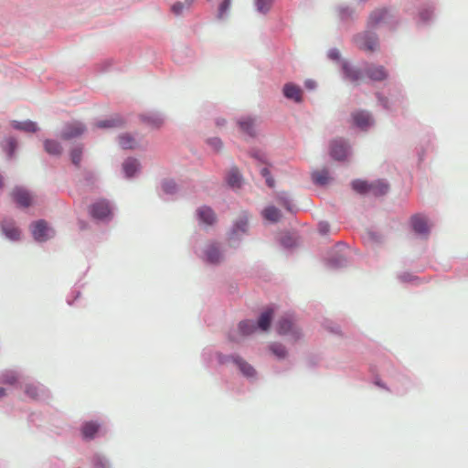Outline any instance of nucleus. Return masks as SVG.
Wrapping results in <instances>:
<instances>
[{
	"label": "nucleus",
	"mask_w": 468,
	"mask_h": 468,
	"mask_svg": "<svg viewBox=\"0 0 468 468\" xmlns=\"http://www.w3.org/2000/svg\"><path fill=\"white\" fill-rule=\"evenodd\" d=\"M343 69L346 78L351 81H357L363 77L359 70L351 69L348 63H345Z\"/></svg>",
	"instance_id": "nucleus-33"
},
{
	"label": "nucleus",
	"mask_w": 468,
	"mask_h": 468,
	"mask_svg": "<svg viewBox=\"0 0 468 468\" xmlns=\"http://www.w3.org/2000/svg\"><path fill=\"white\" fill-rule=\"evenodd\" d=\"M348 154V146L343 140H335L331 144V155L336 160H343Z\"/></svg>",
	"instance_id": "nucleus-9"
},
{
	"label": "nucleus",
	"mask_w": 468,
	"mask_h": 468,
	"mask_svg": "<svg viewBox=\"0 0 468 468\" xmlns=\"http://www.w3.org/2000/svg\"><path fill=\"white\" fill-rule=\"evenodd\" d=\"M352 119L354 121L355 125L361 129H367L372 123V120L369 113L364 111L355 112L352 114Z\"/></svg>",
	"instance_id": "nucleus-12"
},
{
	"label": "nucleus",
	"mask_w": 468,
	"mask_h": 468,
	"mask_svg": "<svg viewBox=\"0 0 468 468\" xmlns=\"http://www.w3.org/2000/svg\"><path fill=\"white\" fill-rule=\"evenodd\" d=\"M354 45L367 53H373L378 47L379 38L376 30L366 29L353 37Z\"/></svg>",
	"instance_id": "nucleus-2"
},
{
	"label": "nucleus",
	"mask_w": 468,
	"mask_h": 468,
	"mask_svg": "<svg viewBox=\"0 0 468 468\" xmlns=\"http://www.w3.org/2000/svg\"><path fill=\"white\" fill-rule=\"evenodd\" d=\"M95 465L100 468H106V463H104L100 458L96 461Z\"/></svg>",
	"instance_id": "nucleus-52"
},
{
	"label": "nucleus",
	"mask_w": 468,
	"mask_h": 468,
	"mask_svg": "<svg viewBox=\"0 0 468 468\" xmlns=\"http://www.w3.org/2000/svg\"><path fill=\"white\" fill-rule=\"evenodd\" d=\"M261 176L265 178L266 184L269 187H273L275 185L274 179L271 176L270 170L267 167L261 169Z\"/></svg>",
	"instance_id": "nucleus-41"
},
{
	"label": "nucleus",
	"mask_w": 468,
	"mask_h": 468,
	"mask_svg": "<svg viewBox=\"0 0 468 468\" xmlns=\"http://www.w3.org/2000/svg\"><path fill=\"white\" fill-rule=\"evenodd\" d=\"M276 331L280 335L287 336L289 341L293 343L302 337V331L291 315H284L278 320Z\"/></svg>",
	"instance_id": "nucleus-3"
},
{
	"label": "nucleus",
	"mask_w": 468,
	"mask_h": 468,
	"mask_svg": "<svg viewBox=\"0 0 468 468\" xmlns=\"http://www.w3.org/2000/svg\"><path fill=\"white\" fill-rule=\"evenodd\" d=\"M200 222L206 225H212L216 221V215L214 211L208 207H201L197 211Z\"/></svg>",
	"instance_id": "nucleus-13"
},
{
	"label": "nucleus",
	"mask_w": 468,
	"mask_h": 468,
	"mask_svg": "<svg viewBox=\"0 0 468 468\" xmlns=\"http://www.w3.org/2000/svg\"><path fill=\"white\" fill-rule=\"evenodd\" d=\"M367 75L373 80H383L387 78V72L382 67L368 69Z\"/></svg>",
	"instance_id": "nucleus-30"
},
{
	"label": "nucleus",
	"mask_w": 468,
	"mask_h": 468,
	"mask_svg": "<svg viewBox=\"0 0 468 468\" xmlns=\"http://www.w3.org/2000/svg\"><path fill=\"white\" fill-rule=\"evenodd\" d=\"M261 176L265 178L266 184L269 187H273L275 185L274 179L271 176L270 170L267 167L261 169Z\"/></svg>",
	"instance_id": "nucleus-40"
},
{
	"label": "nucleus",
	"mask_w": 468,
	"mask_h": 468,
	"mask_svg": "<svg viewBox=\"0 0 468 468\" xmlns=\"http://www.w3.org/2000/svg\"><path fill=\"white\" fill-rule=\"evenodd\" d=\"M228 184L231 187H239L242 183V177L239 171L236 167H232L227 176Z\"/></svg>",
	"instance_id": "nucleus-20"
},
{
	"label": "nucleus",
	"mask_w": 468,
	"mask_h": 468,
	"mask_svg": "<svg viewBox=\"0 0 468 468\" xmlns=\"http://www.w3.org/2000/svg\"><path fill=\"white\" fill-rule=\"evenodd\" d=\"M273 1L274 0H255L256 10L262 15H266L270 12Z\"/></svg>",
	"instance_id": "nucleus-32"
},
{
	"label": "nucleus",
	"mask_w": 468,
	"mask_h": 468,
	"mask_svg": "<svg viewBox=\"0 0 468 468\" xmlns=\"http://www.w3.org/2000/svg\"><path fill=\"white\" fill-rule=\"evenodd\" d=\"M4 147L7 153V154L11 157L16 148V142L14 138H7L5 141Z\"/></svg>",
	"instance_id": "nucleus-39"
},
{
	"label": "nucleus",
	"mask_w": 468,
	"mask_h": 468,
	"mask_svg": "<svg viewBox=\"0 0 468 468\" xmlns=\"http://www.w3.org/2000/svg\"><path fill=\"white\" fill-rule=\"evenodd\" d=\"M327 58H341V54L338 48H332L327 52Z\"/></svg>",
	"instance_id": "nucleus-47"
},
{
	"label": "nucleus",
	"mask_w": 468,
	"mask_h": 468,
	"mask_svg": "<svg viewBox=\"0 0 468 468\" xmlns=\"http://www.w3.org/2000/svg\"><path fill=\"white\" fill-rule=\"evenodd\" d=\"M123 124V120L119 117H112L110 119L97 122L96 126L99 128H115L121 127Z\"/></svg>",
	"instance_id": "nucleus-25"
},
{
	"label": "nucleus",
	"mask_w": 468,
	"mask_h": 468,
	"mask_svg": "<svg viewBox=\"0 0 468 468\" xmlns=\"http://www.w3.org/2000/svg\"><path fill=\"white\" fill-rule=\"evenodd\" d=\"M48 228L44 220H38L34 223L32 234L36 240L44 241L48 239Z\"/></svg>",
	"instance_id": "nucleus-11"
},
{
	"label": "nucleus",
	"mask_w": 468,
	"mask_h": 468,
	"mask_svg": "<svg viewBox=\"0 0 468 468\" xmlns=\"http://www.w3.org/2000/svg\"><path fill=\"white\" fill-rule=\"evenodd\" d=\"M234 362L239 367V370L245 375L246 377H252L255 374L254 368L248 364L246 361H244L241 358H235Z\"/></svg>",
	"instance_id": "nucleus-29"
},
{
	"label": "nucleus",
	"mask_w": 468,
	"mask_h": 468,
	"mask_svg": "<svg viewBox=\"0 0 468 468\" xmlns=\"http://www.w3.org/2000/svg\"><path fill=\"white\" fill-rule=\"evenodd\" d=\"M44 147L49 154L58 155L62 151L60 144L53 140H46L44 143Z\"/></svg>",
	"instance_id": "nucleus-31"
},
{
	"label": "nucleus",
	"mask_w": 468,
	"mask_h": 468,
	"mask_svg": "<svg viewBox=\"0 0 468 468\" xmlns=\"http://www.w3.org/2000/svg\"><path fill=\"white\" fill-rule=\"evenodd\" d=\"M13 127L17 130L25 131L27 133H35L37 130V126L35 122L30 121L26 122H14Z\"/></svg>",
	"instance_id": "nucleus-28"
},
{
	"label": "nucleus",
	"mask_w": 468,
	"mask_h": 468,
	"mask_svg": "<svg viewBox=\"0 0 468 468\" xmlns=\"http://www.w3.org/2000/svg\"><path fill=\"white\" fill-rule=\"evenodd\" d=\"M14 200L21 207H27L31 205L32 197L30 194L20 187H16L12 192Z\"/></svg>",
	"instance_id": "nucleus-10"
},
{
	"label": "nucleus",
	"mask_w": 468,
	"mask_h": 468,
	"mask_svg": "<svg viewBox=\"0 0 468 468\" xmlns=\"http://www.w3.org/2000/svg\"><path fill=\"white\" fill-rule=\"evenodd\" d=\"M369 186L370 184L362 180H355L352 183L353 189L360 194L369 193Z\"/></svg>",
	"instance_id": "nucleus-38"
},
{
	"label": "nucleus",
	"mask_w": 468,
	"mask_h": 468,
	"mask_svg": "<svg viewBox=\"0 0 468 468\" xmlns=\"http://www.w3.org/2000/svg\"><path fill=\"white\" fill-rule=\"evenodd\" d=\"M162 187L165 193L171 194L176 190V184L173 181H165Z\"/></svg>",
	"instance_id": "nucleus-46"
},
{
	"label": "nucleus",
	"mask_w": 468,
	"mask_h": 468,
	"mask_svg": "<svg viewBox=\"0 0 468 468\" xmlns=\"http://www.w3.org/2000/svg\"><path fill=\"white\" fill-rule=\"evenodd\" d=\"M257 326L253 321L246 320L239 324L237 332L229 335L230 340L239 341V336L244 337L255 332Z\"/></svg>",
	"instance_id": "nucleus-7"
},
{
	"label": "nucleus",
	"mask_w": 468,
	"mask_h": 468,
	"mask_svg": "<svg viewBox=\"0 0 468 468\" xmlns=\"http://www.w3.org/2000/svg\"><path fill=\"white\" fill-rule=\"evenodd\" d=\"M283 95L290 100L294 101L295 102H300L302 101V90L300 87L287 83L283 87Z\"/></svg>",
	"instance_id": "nucleus-16"
},
{
	"label": "nucleus",
	"mask_w": 468,
	"mask_h": 468,
	"mask_svg": "<svg viewBox=\"0 0 468 468\" xmlns=\"http://www.w3.org/2000/svg\"><path fill=\"white\" fill-rule=\"evenodd\" d=\"M273 316V311L271 309L263 312L258 320V327L262 331H267L270 326Z\"/></svg>",
	"instance_id": "nucleus-19"
},
{
	"label": "nucleus",
	"mask_w": 468,
	"mask_h": 468,
	"mask_svg": "<svg viewBox=\"0 0 468 468\" xmlns=\"http://www.w3.org/2000/svg\"><path fill=\"white\" fill-rule=\"evenodd\" d=\"M411 224L415 232L426 235L429 232V226L425 217L421 215H415L411 218Z\"/></svg>",
	"instance_id": "nucleus-14"
},
{
	"label": "nucleus",
	"mask_w": 468,
	"mask_h": 468,
	"mask_svg": "<svg viewBox=\"0 0 468 468\" xmlns=\"http://www.w3.org/2000/svg\"><path fill=\"white\" fill-rule=\"evenodd\" d=\"M388 185L383 181H377L375 183L370 184L369 186V193L374 196H383L388 191Z\"/></svg>",
	"instance_id": "nucleus-24"
},
{
	"label": "nucleus",
	"mask_w": 468,
	"mask_h": 468,
	"mask_svg": "<svg viewBox=\"0 0 468 468\" xmlns=\"http://www.w3.org/2000/svg\"><path fill=\"white\" fill-rule=\"evenodd\" d=\"M119 144L123 149H133L137 146V142L129 133H123L119 136Z\"/></svg>",
	"instance_id": "nucleus-26"
},
{
	"label": "nucleus",
	"mask_w": 468,
	"mask_h": 468,
	"mask_svg": "<svg viewBox=\"0 0 468 468\" xmlns=\"http://www.w3.org/2000/svg\"><path fill=\"white\" fill-rule=\"evenodd\" d=\"M90 216L99 220L108 219L112 216V210L108 201L100 200L92 204L90 207Z\"/></svg>",
	"instance_id": "nucleus-6"
},
{
	"label": "nucleus",
	"mask_w": 468,
	"mask_h": 468,
	"mask_svg": "<svg viewBox=\"0 0 468 468\" xmlns=\"http://www.w3.org/2000/svg\"><path fill=\"white\" fill-rule=\"evenodd\" d=\"M238 124L240 131L250 137L255 135V122L254 120L247 117L239 120Z\"/></svg>",
	"instance_id": "nucleus-18"
},
{
	"label": "nucleus",
	"mask_w": 468,
	"mask_h": 468,
	"mask_svg": "<svg viewBox=\"0 0 468 468\" xmlns=\"http://www.w3.org/2000/svg\"><path fill=\"white\" fill-rule=\"evenodd\" d=\"M279 202L289 211H292L291 201L287 197H279Z\"/></svg>",
	"instance_id": "nucleus-49"
},
{
	"label": "nucleus",
	"mask_w": 468,
	"mask_h": 468,
	"mask_svg": "<svg viewBox=\"0 0 468 468\" xmlns=\"http://www.w3.org/2000/svg\"><path fill=\"white\" fill-rule=\"evenodd\" d=\"M101 425L95 421H87L81 427V434L85 440H92L99 432Z\"/></svg>",
	"instance_id": "nucleus-15"
},
{
	"label": "nucleus",
	"mask_w": 468,
	"mask_h": 468,
	"mask_svg": "<svg viewBox=\"0 0 468 468\" xmlns=\"http://www.w3.org/2000/svg\"><path fill=\"white\" fill-rule=\"evenodd\" d=\"M122 169L127 177H132L139 169V162L133 158H128L122 164Z\"/></svg>",
	"instance_id": "nucleus-21"
},
{
	"label": "nucleus",
	"mask_w": 468,
	"mask_h": 468,
	"mask_svg": "<svg viewBox=\"0 0 468 468\" xmlns=\"http://www.w3.org/2000/svg\"><path fill=\"white\" fill-rule=\"evenodd\" d=\"M143 121L153 128H158L163 124V119L160 116L154 114L144 116Z\"/></svg>",
	"instance_id": "nucleus-35"
},
{
	"label": "nucleus",
	"mask_w": 468,
	"mask_h": 468,
	"mask_svg": "<svg viewBox=\"0 0 468 468\" xmlns=\"http://www.w3.org/2000/svg\"><path fill=\"white\" fill-rule=\"evenodd\" d=\"M404 12L412 16L419 27H428L434 20L435 4L432 1L407 0Z\"/></svg>",
	"instance_id": "nucleus-1"
},
{
	"label": "nucleus",
	"mask_w": 468,
	"mask_h": 468,
	"mask_svg": "<svg viewBox=\"0 0 468 468\" xmlns=\"http://www.w3.org/2000/svg\"><path fill=\"white\" fill-rule=\"evenodd\" d=\"M305 86H306V88H308V89H314V88L315 87V82H314V81H313V80H307V81L305 82Z\"/></svg>",
	"instance_id": "nucleus-53"
},
{
	"label": "nucleus",
	"mask_w": 468,
	"mask_h": 468,
	"mask_svg": "<svg viewBox=\"0 0 468 468\" xmlns=\"http://www.w3.org/2000/svg\"><path fill=\"white\" fill-rule=\"evenodd\" d=\"M206 259L208 262L216 264L222 260V254L219 248L216 244H210L205 251Z\"/></svg>",
	"instance_id": "nucleus-17"
},
{
	"label": "nucleus",
	"mask_w": 468,
	"mask_h": 468,
	"mask_svg": "<svg viewBox=\"0 0 468 468\" xmlns=\"http://www.w3.org/2000/svg\"><path fill=\"white\" fill-rule=\"evenodd\" d=\"M230 5H231V0H221V2L218 5V14H217L218 19L221 20L227 16V14L230 8Z\"/></svg>",
	"instance_id": "nucleus-36"
},
{
	"label": "nucleus",
	"mask_w": 468,
	"mask_h": 468,
	"mask_svg": "<svg viewBox=\"0 0 468 468\" xmlns=\"http://www.w3.org/2000/svg\"><path fill=\"white\" fill-rule=\"evenodd\" d=\"M26 393L34 399H37L39 397L38 388L33 385H27L26 387Z\"/></svg>",
	"instance_id": "nucleus-45"
},
{
	"label": "nucleus",
	"mask_w": 468,
	"mask_h": 468,
	"mask_svg": "<svg viewBox=\"0 0 468 468\" xmlns=\"http://www.w3.org/2000/svg\"><path fill=\"white\" fill-rule=\"evenodd\" d=\"M270 351L278 358H284L287 356L286 348L280 343H272L269 346Z\"/></svg>",
	"instance_id": "nucleus-34"
},
{
	"label": "nucleus",
	"mask_w": 468,
	"mask_h": 468,
	"mask_svg": "<svg viewBox=\"0 0 468 468\" xmlns=\"http://www.w3.org/2000/svg\"><path fill=\"white\" fill-rule=\"evenodd\" d=\"M389 14V6H381L378 8H375L368 15L367 20V28L375 30L379 24L383 23L388 17Z\"/></svg>",
	"instance_id": "nucleus-4"
},
{
	"label": "nucleus",
	"mask_w": 468,
	"mask_h": 468,
	"mask_svg": "<svg viewBox=\"0 0 468 468\" xmlns=\"http://www.w3.org/2000/svg\"><path fill=\"white\" fill-rule=\"evenodd\" d=\"M17 376L15 372H7L3 375L2 382L5 384L13 385L16 382Z\"/></svg>",
	"instance_id": "nucleus-43"
},
{
	"label": "nucleus",
	"mask_w": 468,
	"mask_h": 468,
	"mask_svg": "<svg viewBox=\"0 0 468 468\" xmlns=\"http://www.w3.org/2000/svg\"><path fill=\"white\" fill-rule=\"evenodd\" d=\"M252 156L255 159L259 160L261 163L267 164V157H266V154L264 153H261V152L258 151V152L253 153Z\"/></svg>",
	"instance_id": "nucleus-48"
},
{
	"label": "nucleus",
	"mask_w": 468,
	"mask_h": 468,
	"mask_svg": "<svg viewBox=\"0 0 468 468\" xmlns=\"http://www.w3.org/2000/svg\"><path fill=\"white\" fill-rule=\"evenodd\" d=\"M85 131V127L82 123L79 122H73L70 123H67L61 133V137L66 140L72 139L74 137L80 136Z\"/></svg>",
	"instance_id": "nucleus-8"
},
{
	"label": "nucleus",
	"mask_w": 468,
	"mask_h": 468,
	"mask_svg": "<svg viewBox=\"0 0 468 468\" xmlns=\"http://www.w3.org/2000/svg\"><path fill=\"white\" fill-rule=\"evenodd\" d=\"M209 144L216 149L219 150L221 148V141L218 138H213L209 140Z\"/></svg>",
	"instance_id": "nucleus-50"
},
{
	"label": "nucleus",
	"mask_w": 468,
	"mask_h": 468,
	"mask_svg": "<svg viewBox=\"0 0 468 468\" xmlns=\"http://www.w3.org/2000/svg\"><path fill=\"white\" fill-rule=\"evenodd\" d=\"M3 231L4 233L5 234V236L12 239V240H16L19 239L20 237V231L17 228L14 227V226H9V225H6V226H4L3 227Z\"/></svg>",
	"instance_id": "nucleus-37"
},
{
	"label": "nucleus",
	"mask_w": 468,
	"mask_h": 468,
	"mask_svg": "<svg viewBox=\"0 0 468 468\" xmlns=\"http://www.w3.org/2000/svg\"><path fill=\"white\" fill-rule=\"evenodd\" d=\"M262 216L271 222H277L281 218V212L275 207L270 206L262 211Z\"/></svg>",
	"instance_id": "nucleus-27"
},
{
	"label": "nucleus",
	"mask_w": 468,
	"mask_h": 468,
	"mask_svg": "<svg viewBox=\"0 0 468 468\" xmlns=\"http://www.w3.org/2000/svg\"><path fill=\"white\" fill-rule=\"evenodd\" d=\"M82 150L80 148H75L71 151L70 156L71 161L75 165H79L81 160Z\"/></svg>",
	"instance_id": "nucleus-44"
},
{
	"label": "nucleus",
	"mask_w": 468,
	"mask_h": 468,
	"mask_svg": "<svg viewBox=\"0 0 468 468\" xmlns=\"http://www.w3.org/2000/svg\"><path fill=\"white\" fill-rule=\"evenodd\" d=\"M5 395V390L3 388H0V397H3Z\"/></svg>",
	"instance_id": "nucleus-55"
},
{
	"label": "nucleus",
	"mask_w": 468,
	"mask_h": 468,
	"mask_svg": "<svg viewBox=\"0 0 468 468\" xmlns=\"http://www.w3.org/2000/svg\"><path fill=\"white\" fill-rule=\"evenodd\" d=\"M312 178L316 185L324 186L329 183L330 176L326 169L313 172Z\"/></svg>",
	"instance_id": "nucleus-23"
},
{
	"label": "nucleus",
	"mask_w": 468,
	"mask_h": 468,
	"mask_svg": "<svg viewBox=\"0 0 468 468\" xmlns=\"http://www.w3.org/2000/svg\"><path fill=\"white\" fill-rule=\"evenodd\" d=\"M248 217L242 216L234 225L232 233H231V239H234L235 237H238L239 233H246L248 229Z\"/></svg>",
	"instance_id": "nucleus-22"
},
{
	"label": "nucleus",
	"mask_w": 468,
	"mask_h": 468,
	"mask_svg": "<svg viewBox=\"0 0 468 468\" xmlns=\"http://www.w3.org/2000/svg\"><path fill=\"white\" fill-rule=\"evenodd\" d=\"M195 0H185L183 4H185V8H189Z\"/></svg>",
	"instance_id": "nucleus-54"
},
{
	"label": "nucleus",
	"mask_w": 468,
	"mask_h": 468,
	"mask_svg": "<svg viewBox=\"0 0 468 468\" xmlns=\"http://www.w3.org/2000/svg\"><path fill=\"white\" fill-rule=\"evenodd\" d=\"M3 186V178L2 176H0V188Z\"/></svg>",
	"instance_id": "nucleus-56"
},
{
	"label": "nucleus",
	"mask_w": 468,
	"mask_h": 468,
	"mask_svg": "<svg viewBox=\"0 0 468 468\" xmlns=\"http://www.w3.org/2000/svg\"><path fill=\"white\" fill-rule=\"evenodd\" d=\"M319 230H320V232H321V233L325 234V233L328 231V226H327V224H323V223H321V224H320Z\"/></svg>",
	"instance_id": "nucleus-51"
},
{
	"label": "nucleus",
	"mask_w": 468,
	"mask_h": 468,
	"mask_svg": "<svg viewBox=\"0 0 468 468\" xmlns=\"http://www.w3.org/2000/svg\"><path fill=\"white\" fill-rule=\"evenodd\" d=\"M339 21L344 26H351L359 17L356 8L347 5H339L336 7Z\"/></svg>",
	"instance_id": "nucleus-5"
},
{
	"label": "nucleus",
	"mask_w": 468,
	"mask_h": 468,
	"mask_svg": "<svg viewBox=\"0 0 468 468\" xmlns=\"http://www.w3.org/2000/svg\"><path fill=\"white\" fill-rule=\"evenodd\" d=\"M170 9L175 16H181L185 9V4H183V2L176 1L171 5Z\"/></svg>",
	"instance_id": "nucleus-42"
}]
</instances>
